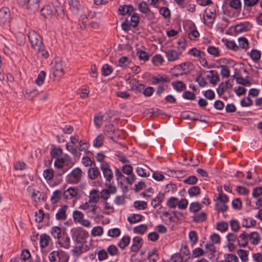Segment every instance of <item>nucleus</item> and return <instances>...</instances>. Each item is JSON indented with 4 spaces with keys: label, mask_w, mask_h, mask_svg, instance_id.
I'll use <instances>...</instances> for the list:
<instances>
[{
    "label": "nucleus",
    "mask_w": 262,
    "mask_h": 262,
    "mask_svg": "<svg viewBox=\"0 0 262 262\" xmlns=\"http://www.w3.org/2000/svg\"><path fill=\"white\" fill-rule=\"evenodd\" d=\"M82 176L83 172L81 168L76 167L67 176V182L69 184H77L81 181Z\"/></svg>",
    "instance_id": "obj_1"
},
{
    "label": "nucleus",
    "mask_w": 262,
    "mask_h": 262,
    "mask_svg": "<svg viewBox=\"0 0 262 262\" xmlns=\"http://www.w3.org/2000/svg\"><path fill=\"white\" fill-rule=\"evenodd\" d=\"M28 37L32 48L35 51L44 45L42 37L34 31L29 32Z\"/></svg>",
    "instance_id": "obj_2"
},
{
    "label": "nucleus",
    "mask_w": 262,
    "mask_h": 262,
    "mask_svg": "<svg viewBox=\"0 0 262 262\" xmlns=\"http://www.w3.org/2000/svg\"><path fill=\"white\" fill-rule=\"evenodd\" d=\"M11 12L8 7L0 9V26H9L11 21Z\"/></svg>",
    "instance_id": "obj_3"
},
{
    "label": "nucleus",
    "mask_w": 262,
    "mask_h": 262,
    "mask_svg": "<svg viewBox=\"0 0 262 262\" xmlns=\"http://www.w3.org/2000/svg\"><path fill=\"white\" fill-rule=\"evenodd\" d=\"M53 74L55 77H61L64 75L63 62L59 58L56 59L52 62Z\"/></svg>",
    "instance_id": "obj_4"
},
{
    "label": "nucleus",
    "mask_w": 262,
    "mask_h": 262,
    "mask_svg": "<svg viewBox=\"0 0 262 262\" xmlns=\"http://www.w3.org/2000/svg\"><path fill=\"white\" fill-rule=\"evenodd\" d=\"M100 168L102 171L104 178L106 182H111L113 180L114 174L111 169L110 165L107 162L101 163Z\"/></svg>",
    "instance_id": "obj_5"
},
{
    "label": "nucleus",
    "mask_w": 262,
    "mask_h": 262,
    "mask_svg": "<svg viewBox=\"0 0 262 262\" xmlns=\"http://www.w3.org/2000/svg\"><path fill=\"white\" fill-rule=\"evenodd\" d=\"M55 6L52 4H49L45 5L40 10L41 16L46 19H51L55 16Z\"/></svg>",
    "instance_id": "obj_6"
},
{
    "label": "nucleus",
    "mask_w": 262,
    "mask_h": 262,
    "mask_svg": "<svg viewBox=\"0 0 262 262\" xmlns=\"http://www.w3.org/2000/svg\"><path fill=\"white\" fill-rule=\"evenodd\" d=\"M71 232L72 237L75 238L77 242L79 243L84 242L89 235L88 232L85 230L72 229Z\"/></svg>",
    "instance_id": "obj_7"
},
{
    "label": "nucleus",
    "mask_w": 262,
    "mask_h": 262,
    "mask_svg": "<svg viewBox=\"0 0 262 262\" xmlns=\"http://www.w3.org/2000/svg\"><path fill=\"white\" fill-rule=\"evenodd\" d=\"M166 57L169 62H173L179 59L182 55L181 51H176L173 49H168L164 51Z\"/></svg>",
    "instance_id": "obj_8"
},
{
    "label": "nucleus",
    "mask_w": 262,
    "mask_h": 262,
    "mask_svg": "<svg viewBox=\"0 0 262 262\" xmlns=\"http://www.w3.org/2000/svg\"><path fill=\"white\" fill-rule=\"evenodd\" d=\"M234 28L236 33H241L250 31L252 28V25L248 21L241 22L234 26Z\"/></svg>",
    "instance_id": "obj_9"
},
{
    "label": "nucleus",
    "mask_w": 262,
    "mask_h": 262,
    "mask_svg": "<svg viewBox=\"0 0 262 262\" xmlns=\"http://www.w3.org/2000/svg\"><path fill=\"white\" fill-rule=\"evenodd\" d=\"M170 81L169 77L165 74L158 75L156 76H153L151 78V82L152 84L156 85L157 84L164 83L166 84Z\"/></svg>",
    "instance_id": "obj_10"
},
{
    "label": "nucleus",
    "mask_w": 262,
    "mask_h": 262,
    "mask_svg": "<svg viewBox=\"0 0 262 262\" xmlns=\"http://www.w3.org/2000/svg\"><path fill=\"white\" fill-rule=\"evenodd\" d=\"M66 229H61L58 226H53L50 231L51 235L56 239L58 241L60 239L62 235H66Z\"/></svg>",
    "instance_id": "obj_11"
},
{
    "label": "nucleus",
    "mask_w": 262,
    "mask_h": 262,
    "mask_svg": "<svg viewBox=\"0 0 262 262\" xmlns=\"http://www.w3.org/2000/svg\"><path fill=\"white\" fill-rule=\"evenodd\" d=\"M40 2V0H28L25 7L30 13H34L39 9Z\"/></svg>",
    "instance_id": "obj_12"
},
{
    "label": "nucleus",
    "mask_w": 262,
    "mask_h": 262,
    "mask_svg": "<svg viewBox=\"0 0 262 262\" xmlns=\"http://www.w3.org/2000/svg\"><path fill=\"white\" fill-rule=\"evenodd\" d=\"M248 238L250 243L254 246L257 245L261 240L260 235L256 231L248 233Z\"/></svg>",
    "instance_id": "obj_13"
},
{
    "label": "nucleus",
    "mask_w": 262,
    "mask_h": 262,
    "mask_svg": "<svg viewBox=\"0 0 262 262\" xmlns=\"http://www.w3.org/2000/svg\"><path fill=\"white\" fill-rule=\"evenodd\" d=\"M68 206L66 205L62 206L56 213L55 217L58 221H64L67 219V210Z\"/></svg>",
    "instance_id": "obj_14"
},
{
    "label": "nucleus",
    "mask_w": 262,
    "mask_h": 262,
    "mask_svg": "<svg viewBox=\"0 0 262 262\" xmlns=\"http://www.w3.org/2000/svg\"><path fill=\"white\" fill-rule=\"evenodd\" d=\"M143 240L139 236H136L133 239V243L130 247V250L133 252H137L142 246Z\"/></svg>",
    "instance_id": "obj_15"
},
{
    "label": "nucleus",
    "mask_w": 262,
    "mask_h": 262,
    "mask_svg": "<svg viewBox=\"0 0 262 262\" xmlns=\"http://www.w3.org/2000/svg\"><path fill=\"white\" fill-rule=\"evenodd\" d=\"M78 189L75 187H69L64 191L62 195L66 199H71L78 194Z\"/></svg>",
    "instance_id": "obj_16"
},
{
    "label": "nucleus",
    "mask_w": 262,
    "mask_h": 262,
    "mask_svg": "<svg viewBox=\"0 0 262 262\" xmlns=\"http://www.w3.org/2000/svg\"><path fill=\"white\" fill-rule=\"evenodd\" d=\"M131 84V88L133 91L135 93H142L143 89L145 88V85L142 83H140L136 79H132L130 81Z\"/></svg>",
    "instance_id": "obj_17"
},
{
    "label": "nucleus",
    "mask_w": 262,
    "mask_h": 262,
    "mask_svg": "<svg viewBox=\"0 0 262 262\" xmlns=\"http://www.w3.org/2000/svg\"><path fill=\"white\" fill-rule=\"evenodd\" d=\"M50 242H51V238L47 234L43 233L40 235L39 244L41 249L49 246Z\"/></svg>",
    "instance_id": "obj_18"
},
{
    "label": "nucleus",
    "mask_w": 262,
    "mask_h": 262,
    "mask_svg": "<svg viewBox=\"0 0 262 262\" xmlns=\"http://www.w3.org/2000/svg\"><path fill=\"white\" fill-rule=\"evenodd\" d=\"M230 80H226L225 82H221L216 89L217 93L219 96L222 95L229 88L232 87V85L229 83Z\"/></svg>",
    "instance_id": "obj_19"
},
{
    "label": "nucleus",
    "mask_w": 262,
    "mask_h": 262,
    "mask_svg": "<svg viewBox=\"0 0 262 262\" xmlns=\"http://www.w3.org/2000/svg\"><path fill=\"white\" fill-rule=\"evenodd\" d=\"M94 167L90 168L88 170V178L92 180L96 179L99 176L101 177L100 172L98 167Z\"/></svg>",
    "instance_id": "obj_20"
},
{
    "label": "nucleus",
    "mask_w": 262,
    "mask_h": 262,
    "mask_svg": "<svg viewBox=\"0 0 262 262\" xmlns=\"http://www.w3.org/2000/svg\"><path fill=\"white\" fill-rule=\"evenodd\" d=\"M248 233L244 231L239 235L237 239L238 245L241 247H246L248 245Z\"/></svg>",
    "instance_id": "obj_21"
},
{
    "label": "nucleus",
    "mask_w": 262,
    "mask_h": 262,
    "mask_svg": "<svg viewBox=\"0 0 262 262\" xmlns=\"http://www.w3.org/2000/svg\"><path fill=\"white\" fill-rule=\"evenodd\" d=\"M57 243L60 245L61 247L65 249L69 248L70 247V238L66 232V235H62L60 239L58 241Z\"/></svg>",
    "instance_id": "obj_22"
},
{
    "label": "nucleus",
    "mask_w": 262,
    "mask_h": 262,
    "mask_svg": "<svg viewBox=\"0 0 262 262\" xmlns=\"http://www.w3.org/2000/svg\"><path fill=\"white\" fill-rule=\"evenodd\" d=\"M118 11L119 14L121 15H124L127 14L130 15L135 11V8L131 5H123L119 7Z\"/></svg>",
    "instance_id": "obj_23"
},
{
    "label": "nucleus",
    "mask_w": 262,
    "mask_h": 262,
    "mask_svg": "<svg viewBox=\"0 0 262 262\" xmlns=\"http://www.w3.org/2000/svg\"><path fill=\"white\" fill-rule=\"evenodd\" d=\"M165 199V194L162 192H159L155 198L151 201V204L154 208H156L161 205V203Z\"/></svg>",
    "instance_id": "obj_24"
},
{
    "label": "nucleus",
    "mask_w": 262,
    "mask_h": 262,
    "mask_svg": "<svg viewBox=\"0 0 262 262\" xmlns=\"http://www.w3.org/2000/svg\"><path fill=\"white\" fill-rule=\"evenodd\" d=\"M178 67L182 68V73L184 74L190 73L194 68L193 64L189 61L179 64H178Z\"/></svg>",
    "instance_id": "obj_25"
},
{
    "label": "nucleus",
    "mask_w": 262,
    "mask_h": 262,
    "mask_svg": "<svg viewBox=\"0 0 262 262\" xmlns=\"http://www.w3.org/2000/svg\"><path fill=\"white\" fill-rule=\"evenodd\" d=\"M193 221L195 223L203 222L206 220L207 214L204 212L200 213H195L192 216Z\"/></svg>",
    "instance_id": "obj_26"
},
{
    "label": "nucleus",
    "mask_w": 262,
    "mask_h": 262,
    "mask_svg": "<svg viewBox=\"0 0 262 262\" xmlns=\"http://www.w3.org/2000/svg\"><path fill=\"white\" fill-rule=\"evenodd\" d=\"M215 13H216V9L215 8V7H214L212 11H210V14L207 13L206 14V16L207 18V19L209 20L208 21H205L204 20V24L208 26H211L212 24H213L215 18Z\"/></svg>",
    "instance_id": "obj_27"
},
{
    "label": "nucleus",
    "mask_w": 262,
    "mask_h": 262,
    "mask_svg": "<svg viewBox=\"0 0 262 262\" xmlns=\"http://www.w3.org/2000/svg\"><path fill=\"white\" fill-rule=\"evenodd\" d=\"M172 86L174 90L181 92L186 89V84L182 81H176L172 83Z\"/></svg>",
    "instance_id": "obj_28"
},
{
    "label": "nucleus",
    "mask_w": 262,
    "mask_h": 262,
    "mask_svg": "<svg viewBox=\"0 0 262 262\" xmlns=\"http://www.w3.org/2000/svg\"><path fill=\"white\" fill-rule=\"evenodd\" d=\"M130 241V238L128 235H124L118 243V246L120 249L123 250L129 245Z\"/></svg>",
    "instance_id": "obj_29"
},
{
    "label": "nucleus",
    "mask_w": 262,
    "mask_h": 262,
    "mask_svg": "<svg viewBox=\"0 0 262 262\" xmlns=\"http://www.w3.org/2000/svg\"><path fill=\"white\" fill-rule=\"evenodd\" d=\"M189 53L193 57L199 58V59H202V58L205 56V53L203 51L199 50L195 48L191 49L189 51Z\"/></svg>",
    "instance_id": "obj_30"
},
{
    "label": "nucleus",
    "mask_w": 262,
    "mask_h": 262,
    "mask_svg": "<svg viewBox=\"0 0 262 262\" xmlns=\"http://www.w3.org/2000/svg\"><path fill=\"white\" fill-rule=\"evenodd\" d=\"M31 198L35 202H40L41 201H45L46 199V196L42 194L39 191H33L31 194Z\"/></svg>",
    "instance_id": "obj_31"
},
{
    "label": "nucleus",
    "mask_w": 262,
    "mask_h": 262,
    "mask_svg": "<svg viewBox=\"0 0 262 262\" xmlns=\"http://www.w3.org/2000/svg\"><path fill=\"white\" fill-rule=\"evenodd\" d=\"M217 190L220 191L219 195L215 201L218 200L221 204H226L229 200V198L226 194H223L222 191V187H217Z\"/></svg>",
    "instance_id": "obj_32"
},
{
    "label": "nucleus",
    "mask_w": 262,
    "mask_h": 262,
    "mask_svg": "<svg viewBox=\"0 0 262 262\" xmlns=\"http://www.w3.org/2000/svg\"><path fill=\"white\" fill-rule=\"evenodd\" d=\"M103 116L101 113L95 114L94 117V122L96 127L99 128L102 125Z\"/></svg>",
    "instance_id": "obj_33"
},
{
    "label": "nucleus",
    "mask_w": 262,
    "mask_h": 262,
    "mask_svg": "<svg viewBox=\"0 0 262 262\" xmlns=\"http://www.w3.org/2000/svg\"><path fill=\"white\" fill-rule=\"evenodd\" d=\"M43 176L47 181H50L52 179H54L55 173L54 170L52 168H48L43 170Z\"/></svg>",
    "instance_id": "obj_34"
},
{
    "label": "nucleus",
    "mask_w": 262,
    "mask_h": 262,
    "mask_svg": "<svg viewBox=\"0 0 262 262\" xmlns=\"http://www.w3.org/2000/svg\"><path fill=\"white\" fill-rule=\"evenodd\" d=\"M189 209L190 212L195 214L202 209V206L199 202H192L190 204Z\"/></svg>",
    "instance_id": "obj_35"
},
{
    "label": "nucleus",
    "mask_w": 262,
    "mask_h": 262,
    "mask_svg": "<svg viewBox=\"0 0 262 262\" xmlns=\"http://www.w3.org/2000/svg\"><path fill=\"white\" fill-rule=\"evenodd\" d=\"M143 216L139 214H133L127 218L128 221L130 224H135L142 221Z\"/></svg>",
    "instance_id": "obj_36"
},
{
    "label": "nucleus",
    "mask_w": 262,
    "mask_h": 262,
    "mask_svg": "<svg viewBox=\"0 0 262 262\" xmlns=\"http://www.w3.org/2000/svg\"><path fill=\"white\" fill-rule=\"evenodd\" d=\"M104 137L102 134L97 136L93 141V146L95 147H101L103 143Z\"/></svg>",
    "instance_id": "obj_37"
},
{
    "label": "nucleus",
    "mask_w": 262,
    "mask_h": 262,
    "mask_svg": "<svg viewBox=\"0 0 262 262\" xmlns=\"http://www.w3.org/2000/svg\"><path fill=\"white\" fill-rule=\"evenodd\" d=\"M56 172L55 173L54 179L58 183L62 181V176L66 172L67 169L63 168H57Z\"/></svg>",
    "instance_id": "obj_38"
},
{
    "label": "nucleus",
    "mask_w": 262,
    "mask_h": 262,
    "mask_svg": "<svg viewBox=\"0 0 262 262\" xmlns=\"http://www.w3.org/2000/svg\"><path fill=\"white\" fill-rule=\"evenodd\" d=\"M62 192L59 190H56L54 191L52 195L51 198V202L53 204H55L58 202V201L60 199L61 196Z\"/></svg>",
    "instance_id": "obj_39"
},
{
    "label": "nucleus",
    "mask_w": 262,
    "mask_h": 262,
    "mask_svg": "<svg viewBox=\"0 0 262 262\" xmlns=\"http://www.w3.org/2000/svg\"><path fill=\"white\" fill-rule=\"evenodd\" d=\"M147 226L145 224H141L134 228L133 231L135 233L143 234L146 231Z\"/></svg>",
    "instance_id": "obj_40"
},
{
    "label": "nucleus",
    "mask_w": 262,
    "mask_h": 262,
    "mask_svg": "<svg viewBox=\"0 0 262 262\" xmlns=\"http://www.w3.org/2000/svg\"><path fill=\"white\" fill-rule=\"evenodd\" d=\"M201 189L199 186H194L191 187L188 190V193L190 197L195 196L200 194Z\"/></svg>",
    "instance_id": "obj_41"
},
{
    "label": "nucleus",
    "mask_w": 262,
    "mask_h": 262,
    "mask_svg": "<svg viewBox=\"0 0 262 262\" xmlns=\"http://www.w3.org/2000/svg\"><path fill=\"white\" fill-rule=\"evenodd\" d=\"M138 9L143 13L147 14L148 12H150L147 3L143 1L138 5Z\"/></svg>",
    "instance_id": "obj_42"
},
{
    "label": "nucleus",
    "mask_w": 262,
    "mask_h": 262,
    "mask_svg": "<svg viewBox=\"0 0 262 262\" xmlns=\"http://www.w3.org/2000/svg\"><path fill=\"white\" fill-rule=\"evenodd\" d=\"M210 73L211 79H210V82L213 85H215L216 83L220 80V78L217 75V73L216 71L210 70L209 71Z\"/></svg>",
    "instance_id": "obj_43"
},
{
    "label": "nucleus",
    "mask_w": 262,
    "mask_h": 262,
    "mask_svg": "<svg viewBox=\"0 0 262 262\" xmlns=\"http://www.w3.org/2000/svg\"><path fill=\"white\" fill-rule=\"evenodd\" d=\"M113 72V68L108 64H104L101 68V73L103 76H107Z\"/></svg>",
    "instance_id": "obj_44"
},
{
    "label": "nucleus",
    "mask_w": 262,
    "mask_h": 262,
    "mask_svg": "<svg viewBox=\"0 0 262 262\" xmlns=\"http://www.w3.org/2000/svg\"><path fill=\"white\" fill-rule=\"evenodd\" d=\"M180 255L183 257V261H186L190 258V252L187 246H185L183 249H182L181 253H179Z\"/></svg>",
    "instance_id": "obj_45"
},
{
    "label": "nucleus",
    "mask_w": 262,
    "mask_h": 262,
    "mask_svg": "<svg viewBox=\"0 0 262 262\" xmlns=\"http://www.w3.org/2000/svg\"><path fill=\"white\" fill-rule=\"evenodd\" d=\"M159 256L156 253V249H152L148 253L147 258L150 262H156L157 260L159 259Z\"/></svg>",
    "instance_id": "obj_46"
},
{
    "label": "nucleus",
    "mask_w": 262,
    "mask_h": 262,
    "mask_svg": "<svg viewBox=\"0 0 262 262\" xmlns=\"http://www.w3.org/2000/svg\"><path fill=\"white\" fill-rule=\"evenodd\" d=\"M133 12V13L132 14H131V15H131V17H130L131 23H130V25L134 28H136L139 24L140 19H139V17L138 14L134 12V11Z\"/></svg>",
    "instance_id": "obj_47"
},
{
    "label": "nucleus",
    "mask_w": 262,
    "mask_h": 262,
    "mask_svg": "<svg viewBox=\"0 0 262 262\" xmlns=\"http://www.w3.org/2000/svg\"><path fill=\"white\" fill-rule=\"evenodd\" d=\"M191 26L193 27V29L188 33V37L190 40H195L199 36L200 34L196 30L194 24H192Z\"/></svg>",
    "instance_id": "obj_48"
},
{
    "label": "nucleus",
    "mask_w": 262,
    "mask_h": 262,
    "mask_svg": "<svg viewBox=\"0 0 262 262\" xmlns=\"http://www.w3.org/2000/svg\"><path fill=\"white\" fill-rule=\"evenodd\" d=\"M46 76V74L44 71H40L35 80V83L39 86L42 85L44 82Z\"/></svg>",
    "instance_id": "obj_49"
},
{
    "label": "nucleus",
    "mask_w": 262,
    "mask_h": 262,
    "mask_svg": "<svg viewBox=\"0 0 262 262\" xmlns=\"http://www.w3.org/2000/svg\"><path fill=\"white\" fill-rule=\"evenodd\" d=\"M103 233V229L101 226H96L93 228L91 230V234L94 236H100Z\"/></svg>",
    "instance_id": "obj_50"
},
{
    "label": "nucleus",
    "mask_w": 262,
    "mask_h": 262,
    "mask_svg": "<svg viewBox=\"0 0 262 262\" xmlns=\"http://www.w3.org/2000/svg\"><path fill=\"white\" fill-rule=\"evenodd\" d=\"M122 171H121L119 168H116L115 170V174L116 177L117 182L120 184H123V178L125 176L122 174Z\"/></svg>",
    "instance_id": "obj_51"
},
{
    "label": "nucleus",
    "mask_w": 262,
    "mask_h": 262,
    "mask_svg": "<svg viewBox=\"0 0 262 262\" xmlns=\"http://www.w3.org/2000/svg\"><path fill=\"white\" fill-rule=\"evenodd\" d=\"M73 217L75 222L79 223V222H80V221L83 219L84 214L82 212L79 211L75 210L73 213Z\"/></svg>",
    "instance_id": "obj_52"
},
{
    "label": "nucleus",
    "mask_w": 262,
    "mask_h": 262,
    "mask_svg": "<svg viewBox=\"0 0 262 262\" xmlns=\"http://www.w3.org/2000/svg\"><path fill=\"white\" fill-rule=\"evenodd\" d=\"M106 252L111 256L117 255L119 254L118 249L114 245H110L107 248Z\"/></svg>",
    "instance_id": "obj_53"
},
{
    "label": "nucleus",
    "mask_w": 262,
    "mask_h": 262,
    "mask_svg": "<svg viewBox=\"0 0 262 262\" xmlns=\"http://www.w3.org/2000/svg\"><path fill=\"white\" fill-rule=\"evenodd\" d=\"M98 191L93 190L91 191L89 201L90 202L97 203L100 198V195L97 194Z\"/></svg>",
    "instance_id": "obj_54"
},
{
    "label": "nucleus",
    "mask_w": 262,
    "mask_h": 262,
    "mask_svg": "<svg viewBox=\"0 0 262 262\" xmlns=\"http://www.w3.org/2000/svg\"><path fill=\"white\" fill-rule=\"evenodd\" d=\"M151 61L154 64L158 66L163 62L164 59L161 54H156L152 57Z\"/></svg>",
    "instance_id": "obj_55"
},
{
    "label": "nucleus",
    "mask_w": 262,
    "mask_h": 262,
    "mask_svg": "<svg viewBox=\"0 0 262 262\" xmlns=\"http://www.w3.org/2000/svg\"><path fill=\"white\" fill-rule=\"evenodd\" d=\"M237 254L243 262H247L248 261V252L247 251L239 249L237 251Z\"/></svg>",
    "instance_id": "obj_56"
},
{
    "label": "nucleus",
    "mask_w": 262,
    "mask_h": 262,
    "mask_svg": "<svg viewBox=\"0 0 262 262\" xmlns=\"http://www.w3.org/2000/svg\"><path fill=\"white\" fill-rule=\"evenodd\" d=\"M228 228V223L225 221L217 223L216 224V229L222 232L226 231Z\"/></svg>",
    "instance_id": "obj_57"
},
{
    "label": "nucleus",
    "mask_w": 262,
    "mask_h": 262,
    "mask_svg": "<svg viewBox=\"0 0 262 262\" xmlns=\"http://www.w3.org/2000/svg\"><path fill=\"white\" fill-rule=\"evenodd\" d=\"M113 183H114L113 181L108 183L105 182V186L107 188L106 189L111 194H114L117 192V188Z\"/></svg>",
    "instance_id": "obj_58"
},
{
    "label": "nucleus",
    "mask_w": 262,
    "mask_h": 262,
    "mask_svg": "<svg viewBox=\"0 0 262 262\" xmlns=\"http://www.w3.org/2000/svg\"><path fill=\"white\" fill-rule=\"evenodd\" d=\"M198 178L195 176H190L183 180V183L189 185H194L197 183Z\"/></svg>",
    "instance_id": "obj_59"
},
{
    "label": "nucleus",
    "mask_w": 262,
    "mask_h": 262,
    "mask_svg": "<svg viewBox=\"0 0 262 262\" xmlns=\"http://www.w3.org/2000/svg\"><path fill=\"white\" fill-rule=\"evenodd\" d=\"M130 62V60L126 56L121 57L118 61V65L120 67H124L127 66Z\"/></svg>",
    "instance_id": "obj_60"
},
{
    "label": "nucleus",
    "mask_w": 262,
    "mask_h": 262,
    "mask_svg": "<svg viewBox=\"0 0 262 262\" xmlns=\"http://www.w3.org/2000/svg\"><path fill=\"white\" fill-rule=\"evenodd\" d=\"M69 4L70 8L73 10L78 11L79 10L80 4L78 0H69Z\"/></svg>",
    "instance_id": "obj_61"
},
{
    "label": "nucleus",
    "mask_w": 262,
    "mask_h": 262,
    "mask_svg": "<svg viewBox=\"0 0 262 262\" xmlns=\"http://www.w3.org/2000/svg\"><path fill=\"white\" fill-rule=\"evenodd\" d=\"M178 199L176 197H170L167 201L166 205L171 208H175L178 203Z\"/></svg>",
    "instance_id": "obj_62"
},
{
    "label": "nucleus",
    "mask_w": 262,
    "mask_h": 262,
    "mask_svg": "<svg viewBox=\"0 0 262 262\" xmlns=\"http://www.w3.org/2000/svg\"><path fill=\"white\" fill-rule=\"evenodd\" d=\"M207 52L209 54L215 57L220 56V50L217 48H216L214 46H209L207 48Z\"/></svg>",
    "instance_id": "obj_63"
},
{
    "label": "nucleus",
    "mask_w": 262,
    "mask_h": 262,
    "mask_svg": "<svg viewBox=\"0 0 262 262\" xmlns=\"http://www.w3.org/2000/svg\"><path fill=\"white\" fill-rule=\"evenodd\" d=\"M134 206L138 210H144L147 207V203L145 201H136L134 202Z\"/></svg>",
    "instance_id": "obj_64"
}]
</instances>
